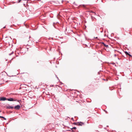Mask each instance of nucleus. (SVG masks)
Wrapping results in <instances>:
<instances>
[{
	"label": "nucleus",
	"mask_w": 132,
	"mask_h": 132,
	"mask_svg": "<svg viewBox=\"0 0 132 132\" xmlns=\"http://www.w3.org/2000/svg\"><path fill=\"white\" fill-rule=\"evenodd\" d=\"M78 126H82L85 125V123L84 122H78Z\"/></svg>",
	"instance_id": "1"
},
{
	"label": "nucleus",
	"mask_w": 132,
	"mask_h": 132,
	"mask_svg": "<svg viewBox=\"0 0 132 132\" xmlns=\"http://www.w3.org/2000/svg\"><path fill=\"white\" fill-rule=\"evenodd\" d=\"M20 106L19 105H17L16 106H15L14 108L16 110L19 109L20 108Z\"/></svg>",
	"instance_id": "2"
},
{
	"label": "nucleus",
	"mask_w": 132,
	"mask_h": 132,
	"mask_svg": "<svg viewBox=\"0 0 132 132\" xmlns=\"http://www.w3.org/2000/svg\"><path fill=\"white\" fill-rule=\"evenodd\" d=\"M0 100H1V101H5L6 100V97H3L0 98Z\"/></svg>",
	"instance_id": "3"
},
{
	"label": "nucleus",
	"mask_w": 132,
	"mask_h": 132,
	"mask_svg": "<svg viewBox=\"0 0 132 132\" xmlns=\"http://www.w3.org/2000/svg\"><path fill=\"white\" fill-rule=\"evenodd\" d=\"M13 106H6V108L7 109H13Z\"/></svg>",
	"instance_id": "4"
},
{
	"label": "nucleus",
	"mask_w": 132,
	"mask_h": 132,
	"mask_svg": "<svg viewBox=\"0 0 132 132\" xmlns=\"http://www.w3.org/2000/svg\"><path fill=\"white\" fill-rule=\"evenodd\" d=\"M102 43L103 45L106 48L108 47V45H106L104 43L102 42Z\"/></svg>",
	"instance_id": "5"
},
{
	"label": "nucleus",
	"mask_w": 132,
	"mask_h": 132,
	"mask_svg": "<svg viewBox=\"0 0 132 132\" xmlns=\"http://www.w3.org/2000/svg\"><path fill=\"white\" fill-rule=\"evenodd\" d=\"M8 101H14V99L12 98H9L7 100Z\"/></svg>",
	"instance_id": "6"
},
{
	"label": "nucleus",
	"mask_w": 132,
	"mask_h": 132,
	"mask_svg": "<svg viewBox=\"0 0 132 132\" xmlns=\"http://www.w3.org/2000/svg\"><path fill=\"white\" fill-rule=\"evenodd\" d=\"M78 122H74L73 123V124L75 125H78Z\"/></svg>",
	"instance_id": "7"
},
{
	"label": "nucleus",
	"mask_w": 132,
	"mask_h": 132,
	"mask_svg": "<svg viewBox=\"0 0 132 132\" xmlns=\"http://www.w3.org/2000/svg\"><path fill=\"white\" fill-rule=\"evenodd\" d=\"M125 52V54L126 55H128L129 54L128 53V52Z\"/></svg>",
	"instance_id": "8"
},
{
	"label": "nucleus",
	"mask_w": 132,
	"mask_h": 132,
	"mask_svg": "<svg viewBox=\"0 0 132 132\" xmlns=\"http://www.w3.org/2000/svg\"><path fill=\"white\" fill-rule=\"evenodd\" d=\"M81 7H86V6L85 5H82L81 6Z\"/></svg>",
	"instance_id": "9"
},
{
	"label": "nucleus",
	"mask_w": 132,
	"mask_h": 132,
	"mask_svg": "<svg viewBox=\"0 0 132 132\" xmlns=\"http://www.w3.org/2000/svg\"><path fill=\"white\" fill-rule=\"evenodd\" d=\"M1 118L5 120H6V119L3 117H2Z\"/></svg>",
	"instance_id": "10"
},
{
	"label": "nucleus",
	"mask_w": 132,
	"mask_h": 132,
	"mask_svg": "<svg viewBox=\"0 0 132 132\" xmlns=\"http://www.w3.org/2000/svg\"><path fill=\"white\" fill-rule=\"evenodd\" d=\"M76 129V127H73V128H72V129Z\"/></svg>",
	"instance_id": "11"
},
{
	"label": "nucleus",
	"mask_w": 132,
	"mask_h": 132,
	"mask_svg": "<svg viewBox=\"0 0 132 132\" xmlns=\"http://www.w3.org/2000/svg\"><path fill=\"white\" fill-rule=\"evenodd\" d=\"M128 55H129V56H130V57H131V56L129 54Z\"/></svg>",
	"instance_id": "12"
},
{
	"label": "nucleus",
	"mask_w": 132,
	"mask_h": 132,
	"mask_svg": "<svg viewBox=\"0 0 132 132\" xmlns=\"http://www.w3.org/2000/svg\"><path fill=\"white\" fill-rule=\"evenodd\" d=\"M13 52H12V53L11 54H10L9 55H11V54H12L13 53Z\"/></svg>",
	"instance_id": "13"
},
{
	"label": "nucleus",
	"mask_w": 132,
	"mask_h": 132,
	"mask_svg": "<svg viewBox=\"0 0 132 132\" xmlns=\"http://www.w3.org/2000/svg\"><path fill=\"white\" fill-rule=\"evenodd\" d=\"M104 111H105L106 112V113H107V112L106 111H105V110H104Z\"/></svg>",
	"instance_id": "14"
},
{
	"label": "nucleus",
	"mask_w": 132,
	"mask_h": 132,
	"mask_svg": "<svg viewBox=\"0 0 132 132\" xmlns=\"http://www.w3.org/2000/svg\"><path fill=\"white\" fill-rule=\"evenodd\" d=\"M114 56H116V54H114Z\"/></svg>",
	"instance_id": "15"
},
{
	"label": "nucleus",
	"mask_w": 132,
	"mask_h": 132,
	"mask_svg": "<svg viewBox=\"0 0 132 132\" xmlns=\"http://www.w3.org/2000/svg\"><path fill=\"white\" fill-rule=\"evenodd\" d=\"M2 116H0V118H1Z\"/></svg>",
	"instance_id": "16"
},
{
	"label": "nucleus",
	"mask_w": 132,
	"mask_h": 132,
	"mask_svg": "<svg viewBox=\"0 0 132 132\" xmlns=\"http://www.w3.org/2000/svg\"><path fill=\"white\" fill-rule=\"evenodd\" d=\"M23 5H25V4H23Z\"/></svg>",
	"instance_id": "17"
},
{
	"label": "nucleus",
	"mask_w": 132,
	"mask_h": 132,
	"mask_svg": "<svg viewBox=\"0 0 132 132\" xmlns=\"http://www.w3.org/2000/svg\"><path fill=\"white\" fill-rule=\"evenodd\" d=\"M97 38V37H96V38Z\"/></svg>",
	"instance_id": "18"
}]
</instances>
